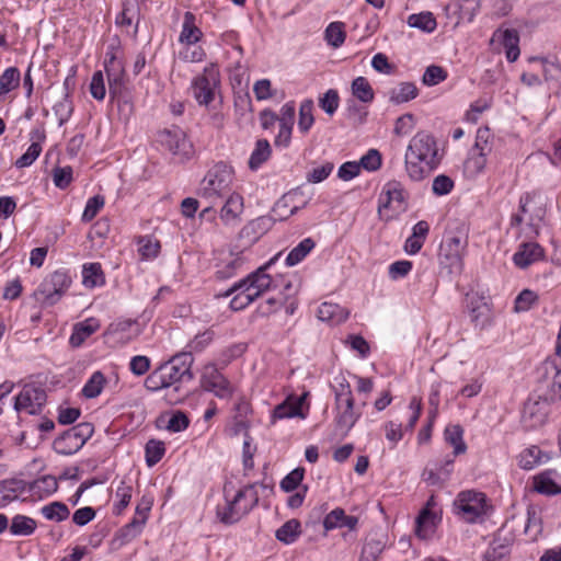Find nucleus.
I'll use <instances>...</instances> for the list:
<instances>
[{
	"label": "nucleus",
	"mask_w": 561,
	"mask_h": 561,
	"mask_svg": "<svg viewBox=\"0 0 561 561\" xmlns=\"http://www.w3.org/2000/svg\"><path fill=\"white\" fill-rule=\"evenodd\" d=\"M435 137L427 131H417L410 140L405 152V170L412 181H422L439 164Z\"/></svg>",
	"instance_id": "f257e3e1"
},
{
	"label": "nucleus",
	"mask_w": 561,
	"mask_h": 561,
	"mask_svg": "<svg viewBox=\"0 0 561 561\" xmlns=\"http://www.w3.org/2000/svg\"><path fill=\"white\" fill-rule=\"evenodd\" d=\"M467 248L468 230L466 225L458 222L454 228H448L439 247V267L449 275H460L463 271Z\"/></svg>",
	"instance_id": "f03ea898"
},
{
	"label": "nucleus",
	"mask_w": 561,
	"mask_h": 561,
	"mask_svg": "<svg viewBox=\"0 0 561 561\" xmlns=\"http://www.w3.org/2000/svg\"><path fill=\"white\" fill-rule=\"evenodd\" d=\"M233 181V168L224 161H219L207 171L202 180L198 195L211 204H217L227 195L234 193L232 191Z\"/></svg>",
	"instance_id": "7ed1b4c3"
},
{
	"label": "nucleus",
	"mask_w": 561,
	"mask_h": 561,
	"mask_svg": "<svg viewBox=\"0 0 561 561\" xmlns=\"http://www.w3.org/2000/svg\"><path fill=\"white\" fill-rule=\"evenodd\" d=\"M255 486L256 483L243 486L232 499L228 497L227 486H225L226 504L217 506V518L225 525H232L248 515L259 504V494Z\"/></svg>",
	"instance_id": "20e7f679"
},
{
	"label": "nucleus",
	"mask_w": 561,
	"mask_h": 561,
	"mask_svg": "<svg viewBox=\"0 0 561 561\" xmlns=\"http://www.w3.org/2000/svg\"><path fill=\"white\" fill-rule=\"evenodd\" d=\"M454 505L457 514L469 524L482 523L492 510L486 495L474 490L461 491Z\"/></svg>",
	"instance_id": "39448f33"
},
{
	"label": "nucleus",
	"mask_w": 561,
	"mask_h": 561,
	"mask_svg": "<svg viewBox=\"0 0 561 561\" xmlns=\"http://www.w3.org/2000/svg\"><path fill=\"white\" fill-rule=\"evenodd\" d=\"M537 391L545 402L561 401V366L554 360H545L537 368Z\"/></svg>",
	"instance_id": "423d86ee"
},
{
	"label": "nucleus",
	"mask_w": 561,
	"mask_h": 561,
	"mask_svg": "<svg viewBox=\"0 0 561 561\" xmlns=\"http://www.w3.org/2000/svg\"><path fill=\"white\" fill-rule=\"evenodd\" d=\"M94 433L92 423L82 422L64 431L53 443V449L64 456L78 453Z\"/></svg>",
	"instance_id": "0eeeda50"
},
{
	"label": "nucleus",
	"mask_w": 561,
	"mask_h": 561,
	"mask_svg": "<svg viewBox=\"0 0 561 561\" xmlns=\"http://www.w3.org/2000/svg\"><path fill=\"white\" fill-rule=\"evenodd\" d=\"M71 285V277L68 272L57 270L47 275L41 283L37 294L43 297V304L54 306L66 294Z\"/></svg>",
	"instance_id": "6e6552de"
},
{
	"label": "nucleus",
	"mask_w": 561,
	"mask_h": 561,
	"mask_svg": "<svg viewBox=\"0 0 561 561\" xmlns=\"http://www.w3.org/2000/svg\"><path fill=\"white\" fill-rule=\"evenodd\" d=\"M273 260L249 274L245 278L234 283L221 296L229 297L237 290L245 288V290L251 291L255 298H259L263 293L273 287V279L271 275L266 273V270L271 266Z\"/></svg>",
	"instance_id": "1a4fd4ad"
},
{
	"label": "nucleus",
	"mask_w": 561,
	"mask_h": 561,
	"mask_svg": "<svg viewBox=\"0 0 561 561\" xmlns=\"http://www.w3.org/2000/svg\"><path fill=\"white\" fill-rule=\"evenodd\" d=\"M219 71L215 65L205 67L202 75L192 81L193 95L201 105H208L219 85Z\"/></svg>",
	"instance_id": "9d476101"
},
{
	"label": "nucleus",
	"mask_w": 561,
	"mask_h": 561,
	"mask_svg": "<svg viewBox=\"0 0 561 561\" xmlns=\"http://www.w3.org/2000/svg\"><path fill=\"white\" fill-rule=\"evenodd\" d=\"M46 403V392L33 385H25L20 393L14 398L13 408L18 413L25 412L30 415H36L42 412Z\"/></svg>",
	"instance_id": "9b49d317"
},
{
	"label": "nucleus",
	"mask_w": 561,
	"mask_h": 561,
	"mask_svg": "<svg viewBox=\"0 0 561 561\" xmlns=\"http://www.w3.org/2000/svg\"><path fill=\"white\" fill-rule=\"evenodd\" d=\"M201 386L205 391L213 392L220 399L229 398L232 394L230 382L214 364H208L204 367Z\"/></svg>",
	"instance_id": "f8f14e48"
},
{
	"label": "nucleus",
	"mask_w": 561,
	"mask_h": 561,
	"mask_svg": "<svg viewBox=\"0 0 561 561\" xmlns=\"http://www.w3.org/2000/svg\"><path fill=\"white\" fill-rule=\"evenodd\" d=\"M533 490L546 496L561 494V474L556 469H547L533 477Z\"/></svg>",
	"instance_id": "ddd939ff"
},
{
	"label": "nucleus",
	"mask_w": 561,
	"mask_h": 561,
	"mask_svg": "<svg viewBox=\"0 0 561 561\" xmlns=\"http://www.w3.org/2000/svg\"><path fill=\"white\" fill-rule=\"evenodd\" d=\"M226 202L220 208L219 217L226 226H237L241 221V214L243 211V197L241 194L234 192L226 197Z\"/></svg>",
	"instance_id": "4468645a"
},
{
	"label": "nucleus",
	"mask_w": 561,
	"mask_h": 561,
	"mask_svg": "<svg viewBox=\"0 0 561 561\" xmlns=\"http://www.w3.org/2000/svg\"><path fill=\"white\" fill-rule=\"evenodd\" d=\"M499 41L505 49V56L507 61L514 62L518 59L519 50V34L515 28H497L492 36L493 41Z\"/></svg>",
	"instance_id": "2eb2a0df"
},
{
	"label": "nucleus",
	"mask_w": 561,
	"mask_h": 561,
	"mask_svg": "<svg viewBox=\"0 0 561 561\" xmlns=\"http://www.w3.org/2000/svg\"><path fill=\"white\" fill-rule=\"evenodd\" d=\"M161 142L173 154L187 157L191 152V144L187 140L184 131L180 128L164 130L161 134Z\"/></svg>",
	"instance_id": "dca6fc26"
},
{
	"label": "nucleus",
	"mask_w": 561,
	"mask_h": 561,
	"mask_svg": "<svg viewBox=\"0 0 561 561\" xmlns=\"http://www.w3.org/2000/svg\"><path fill=\"white\" fill-rule=\"evenodd\" d=\"M543 249L536 242L520 244L517 252L513 255V262L519 268H526L530 264L543 257Z\"/></svg>",
	"instance_id": "f3484780"
},
{
	"label": "nucleus",
	"mask_w": 561,
	"mask_h": 561,
	"mask_svg": "<svg viewBox=\"0 0 561 561\" xmlns=\"http://www.w3.org/2000/svg\"><path fill=\"white\" fill-rule=\"evenodd\" d=\"M358 525V517L353 515H346L345 511L341 507H336L331 511L323 520V527L325 530H332L336 528H347L354 530Z\"/></svg>",
	"instance_id": "a211bd4d"
},
{
	"label": "nucleus",
	"mask_w": 561,
	"mask_h": 561,
	"mask_svg": "<svg viewBox=\"0 0 561 561\" xmlns=\"http://www.w3.org/2000/svg\"><path fill=\"white\" fill-rule=\"evenodd\" d=\"M307 396L308 393L305 392L302 396L298 398L289 397L284 402L276 405L272 414L273 420H282L295 416L305 417L304 413L301 412V408Z\"/></svg>",
	"instance_id": "6ab92c4d"
},
{
	"label": "nucleus",
	"mask_w": 561,
	"mask_h": 561,
	"mask_svg": "<svg viewBox=\"0 0 561 561\" xmlns=\"http://www.w3.org/2000/svg\"><path fill=\"white\" fill-rule=\"evenodd\" d=\"M350 316V311L337 304L322 302L318 308V318L331 324H340Z\"/></svg>",
	"instance_id": "aec40b11"
},
{
	"label": "nucleus",
	"mask_w": 561,
	"mask_h": 561,
	"mask_svg": "<svg viewBox=\"0 0 561 561\" xmlns=\"http://www.w3.org/2000/svg\"><path fill=\"white\" fill-rule=\"evenodd\" d=\"M550 457L538 446H530L524 449L518 456V466L524 470H531L535 467L547 462Z\"/></svg>",
	"instance_id": "412c9836"
},
{
	"label": "nucleus",
	"mask_w": 561,
	"mask_h": 561,
	"mask_svg": "<svg viewBox=\"0 0 561 561\" xmlns=\"http://www.w3.org/2000/svg\"><path fill=\"white\" fill-rule=\"evenodd\" d=\"M511 552V540L508 538L494 537L489 549L483 554L485 561H507Z\"/></svg>",
	"instance_id": "4be33fe9"
},
{
	"label": "nucleus",
	"mask_w": 561,
	"mask_h": 561,
	"mask_svg": "<svg viewBox=\"0 0 561 561\" xmlns=\"http://www.w3.org/2000/svg\"><path fill=\"white\" fill-rule=\"evenodd\" d=\"M82 283L87 288L105 285V275L99 262L85 263L82 266Z\"/></svg>",
	"instance_id": "5701e85b"
},
{
	"label": "nucleus",
	"mask_w": 561,
	"mask_h": 561,
	"mask_svg": "<svg viewBox=\"0 0 561 561\" xmlns=\"http://www.w3.org/2000/svg\"><path fill=\"white\" fill-rule=\"evenodd\" d=\"M107 82H108V94L112 100H119L125 93V67L124 68H111L105 70Z\"/></svg>",
	"instance_id": "b1692460"
},
{
	"label": "nucleus",
	"mask_w": 561,
	"mask_h": 561,
	"mask_svg": "<svg viewBox=\"0 0 561 561\" xmlns=\"http://www.w3.org/2000/svg\"><path fill=\"white\" fill-rule=\"evenodd\" d=\"M419 95V89L413 82H400L389 92V102L396 105L414 100Z\"/></svg>",
	"instance_id": "393cba45"
},
{
	"label": "nucleus",
	"mask_w": 561,
	"mask_h": 561,
	"mask_svg": "<svg viewBox=\"0 0 561 561\" xmlns=\"http://www.w3.org/2000/svg\"><path fill=\"white\" fill-rule=\"evenodd\" d=\"M99 329V324L94 319H88L83 322L75 324L69 343L73 347H79L83 342Z\"/></svg>",
	"instance_id": "a878e982"
},
{
	"label": "nucleus",
	"mask_w": 561,
	"mask_h": 561,
	"mask_svg": "<svg viewBox=\"0 0 561 561\" xmlns=\"http://www.w3.org/2000/svg\"><path fill=\"white\" fill-rule=\"evenodd\" d=\"M334 398L335 409L341 410L343 404H351L354 401L351 385L344 376L335 378V383L331 386Z\"/></svg>",
	"instance_id": "bb28decb"
},
{
	"label": "nucleus",
	"mask_w": 561,
	"mask_h": 561,
	"mask_svg": "<svg viewBox=\"0 0 561 561\" xmlns=\"http://www.w3.org/2000/svg\"><path fill=\"white\" fill-rule=\"evenodd\" d=\"M355 402L351 404H343L341 410H336L335 424L336 427L347 434L351 428L356 424L360 416L354 409Z\"/></svg>",
	"instance_id": "cd10ccee"
},
{
	"label": "nucleus",
	"mask_w": 561,
	"mask_h": 561,
	"mask_svg": "<svg viewBox=\"0 0 561 561\" xmlns=\"http://www.w3.org/2000/svg\"><path fill=\"white\" fill-rule=\"evenodd\" d=\"M301 534V524L298 519L291 518L284 523L275 533L278 541L290 545L294 543Z\"/></svg>",
	"instance_id": "c85d7f7f"
},
{
	"label": "nucleus",
	"mask_w": 561,
	"mask_h": 561,
	"mask_svg": "<svg viewBox=\"0 0 561 561\" xmlns=\"http://www.w3.org/2000/svg\"><path fill=\"white\" fill-rule=\"evenodd\" d=\"M201 36L202 31L195 25V15L190 11L185 12L180 41L192 45L197 43Z\"/></svg>",
	"instance_id": "c756f323"
},
{
	"label": "nucleus",
	"mask_w": 561,
	"mask_h": 561,
	"mask_svg": "<svg viewBox=\"0 0 561 561\" xmlns=\"http://www.w3.org/2000/svg\"><path fill=\"white\" fill-rule=\"evenodd\" d=\"M272 153L270 142L266 139H259L255 142V148L249 159V168L252 171L257 170L264 162H266Z\"/></svg>",
	"instance_id": "7c9ffc66"
},
{
	"label": "nucleus",
	"mask_w": 561,
	"mask_h": 561,
	"mask_svg": "<svg viewBox=\"0 0 561 561\" xmlns=\"http://www.w3.org/2000/svg\"><path fill=\"white\" fill-rule=\"evenodd\" d=\"M445 440L454 447V455L465 454L467 445L463 442V428L459 425H449L445 430Z\"/></svg>",
	"instance_id": "2f4dec72"
},
{
	"label": "nucleus",
	"mask_w": 561,
	"mask_h": 561,
	"mask_svg": "<svg viewBox=\"0 0 561 561\" xmlns=\"http://www.w3.org/2000/svg\"><path fill=\"white\" fill-rule=\"evenodd\" d=\"M316 247V242L311 238L301 240L286 256L287 266H294L300 263Z\"/></svg>",
	"instance_id": "473e14b6"
},
{
	"label": "nucleus",
	"mask_w": 561,
	"mask_h": 561,
	"mask_svg": "<svg viewBox=\"0 0 561 561\" xmlns=\"http://www.w3.org/2000/svg\"><path fill=\"white\" fill-rule=\"evenodd\" d=\"M9 529L14 536H30L36 529V522L25 515H15L11 520Z\"/></svg>",
	"instance_id": "72a5a7b5"
},
{
	"label": "nucleus",
	"mask_w": 561,
	"mask_h": 561,
	"mask_svg": "<svg viewBox=\"0 0 561 561\" xmlns=\"http://www.w3.org/2000/svg\"><path fill=\"white\" fill-rule=\"evenodd\" d=\"M353 95L363 103H371L375 99L374 90L365 77H357L352 82Z\"/></svg>",
	"instance_id": "f704fd0d"
},
{
	"label": "nucleus",
	"mask_w": 561,
	"mask_h": 561,
	"mask_svg": "<svg viewBox=\"0 0 561 561\" xmlns=\"http://www.w3.org/2000/svg\"><path fill=\"white\" fill-rule=\"evenodd\" d=\"M410 27L419 28L425 33H432L437 26V22L432 12H421L419 14H411L408 18Z\"/></svg>",
	"instance_id": "c9c22d12"
},
{
	"label": "nucleus",
	"mask_w": 561,
	"mask_h": 561,
	"mask_svg": "<svg viewBox=\"0 0 561 561\" xmlns=\"http://www.w3.org/2000/svg\"><path fill=\"white\" fill-rule=\"evenodd\" d=\"M41 513L46 519L57 523L66 520L70 515L68 506L58 501L44 505L41 508Z\"/></svg>",
	"instance_id": "e433bc0d"
},
{
	"label": "nucleus",
	"mask_w": 561,
	"mask_h": 561,
	"mask_svg": "<svg viewBox=\"0 0 561 561\" xmlns=\"http://www.w3.org/2000/svg\"><path fill=\"white\" fill-rule=\"evenodd\" d=\"M382 194L386 195V202L382 203L383 207H389L392 203L402 204L405 199L403 185L399 181H389L382 188Z\"/></svg>",
	"instance_id": "4c0bfd02"
},
{
	"label": "nucleus",
	"mask_w": 561,
	"mask_h": 561,
	"mask_svg": "<svg viewBox=\"0 0 561 561\" xmlns=\"http://www.w3.org/2000/svg\"><path fill=\"white\" fill-rule=\"evenodd\" d=\"M20 70L16 67L7 68L0 76V98L8 94L20 84Z\"/></svg>",
	"instance_id": "58836bf2"
},
{
	"label": "nucleus",
	"mask_w": 561,
	"mask_h": 561,
	"mask_svg": "<svg viewBox=\"0 0 561 561\" xmlns=\"http://www.w3.org/2000/svg\"><path fill=\"white\" fill-rule=\"evenodd\" d=\"M488 161V154L471 150L465 161V171L471 176H476L484 171Z\"/></svg>",
	"instance_id": "ea45409f"
},
{
	"label": "nucleus",
	"mask_w": 561,
	"mask_h": 561,
	"mask_svg": "<svg viewBox=\"0 0 561 561\" xmlns=\"http://www.w3.org/2000/svg\"><path fill=\"white\" fill-rule=\"evenodd\" d=\"M313 101L311 99L304 100L299 107L298 128L302 134H307L314 123L312 114Z\"/></svg>",
	"instance_id": "a19ab883"
},
{
	"label": "nucleus",
	"mask_w": 561,
	"mask_h": 561,
	"mask_svg": "<svg viewBox=\"0 0 561 561\" xmlns=\"http://www.w3.org/2000/svg\"><path fill=\"white\" fill-rule=\"evenodd\" d=\"M324 37L332 47L337 48L342 46L346 37L344 24L342 22L330 23L325 28Z\"/></svg>",
	"instance_id": "79ce46f5"
},
{
	"label": "nucleus",
	"mask_w": 561,
	"mask_h": 561,
	"mask_svg": "<svg viewBox=\"0 0 561 561\" xmlns=\"http://www.w3.org/2000/svg\"><path fill=\"white\" fill-rule=\"evenodd\" d=\"M145 454L147 466L153 467L162 459L165 454L163 442L157 439L148 440L145 447Z\"/></svg>",
	"instance_id": "37998d69"
},
{
	"label": "nucleus",
	"mask_w": 561,
	"mask_h": 561,
	"mask_svg": "<svg viewBox=\"0 0 561 561\" xmlns=\"http://www.w3.org/2000/svg\"><path fill=\"white\" fill-rule=\"evenodd\" d=\"M105 377L101 371H95L82 388L83 397L88 399L96 398L103 390Z\"/></svg>",
	"instance_id": "c03bdc74"
},
{
	"label": "nucleus",
	"mask_w": 561,
	"mask_h": 561,
	"mask_svg": "<svg viewBox=\"0 0 561 561\" xmlns=\"http://www.w3.org/2000/svg\"><path fill=\"white\" fill-rule=\"evenodd\" d=\"M194 358L191 352H181L175 354L168 363L172 366H176L181 373L186 376V379L193 380L194 375L192 373V365Z\"/></svg>",
	"instance_id": "a18cd8bd"
},
{
	"label": "nucleus",
	"mask_w": 561,
	"mask_h": 561,
	"mask_svg": "<svg viewBox=\"0 0 561 561\" xmlns=\"http://www.w3.org/2000/svg\"><path fill=\"white\" fill-rule=\"evenodd\" d=\"M58 489V480L54 476H44L28 485V491L49 495Z\"/></svg>",
	"instance_id": "49530a36"
},
{
	"label": "nucleus",
	"mask_w": 561,
	"mask_h": 561,
	"mask_svg": "<svg viewBox=\"0 0 561 561\" xmlns=\"http://www.w3.org/2000/svg\"><path fill=\"white\" fill-rule=\"evenodd\" d=\"M523 419L531 421V426L542 424L546 419V412L541 411L539 401H528L524 405Z\"/></svg>",
	"instance_id": "de8ad7c7"
},
{
	"label": "nucleus",
	"mask_w": 561,
	"mask_h": 561,
	"mask_svg": "<svg viewBox=\"0 0 561 561\" xmlns=\"http://www.w3.org/2000/svg\"><path fill=\"white\" fill-rule=\"evenodd\" d=\"M133 495V486L127 484L126 481H121L116 490V497L118 502L114 505L113 513L121 515L123 511L129 505Z\"/></svg>",
	"instance_id": "09e8293b"
},
{
	"label": "nucleus",
	"mask_w": 561,
	"mask_h": 561,
	"mask_svg": "<svg viewBox=\"0 0 561 561\" xmlns=\"http://www.w3.org/2000/svg\"><path fill=\"white\" fill-rule=\"evenodd\" d=\"M447 76L448 73L443 67L431 65L425 69L422 77V82L424 85L434 87L445 81Z\"/></svg>",
	"instance_id": "8fccbe9b"
},
{
	"label": "nucleus",
	"mask_w": 561,
	"mask_h": 561,
	"mask_svg": "<svg viewBox=\"0 0 561 561\" xmlns=\"http://www.w3.org/2000/svg\"><path fill=\"white\" fill-rule=\"evenodd\" d=\"M121 50V43L118 39L113 41L107 45L105 58H104V69L110 70L111 68H124L123 60L118 57V53Z\"/></svg>",
	"instance_id": "3c124183"
},
{
	"label": "nucleus",
	"mask_w": 561,
	"mask_h": 561,
	"mask_svg": "<svg viewBox=\"0 0 561 561\" xmlns=\"http://www.w3.org/2000/svg\"><path fill=\"white\" fill-rule=\"evenodd\" d=\"M493 136L489 127H480L477 131L474 146L471 150L490 154L492 151Z\"/></svg>",
	"instance_id": "603ef678"
},
{
	"label": "nucleus",
	"mask_w": 561,
	"mask_h": 561,
	"mask_svg": "<svg viewBox=\"0 0 561 561\" xmlns=\"http://www.w3.org/2000/svg\"><path fill=\"white\" fill-rule=\"evenodd\" d=\"M160 373L162 374L168 388L181 382L190 381L176 366H172L169 363H164L160 366Z\"/></svg>",
	"instance_id": "864d4df0"
},
{
	"label": "nucleus",
	"mask_w": 561,
	"mask_h": 561,
	"mask_svg": "<svg viewBox=\"0 0 561 561\" xmlns=\"http://www.w3.org/2000/svg\"><path fill=\"white\" fill-rule=\"evenodd\" d=\"M105 199L102 195H94L90 197L85 204L84 210L81 216L83 222L92 221L99 211L104 207Z\"/></svg>",
	"instance_id": "5fc2aeb1"
},
{
	"label": "nucleus",
	"mask_w": 561,
	"mask_h": 561,
	"mask_svg": "<svg viewBox=\"0 0 561 561\" xmlns=\"http://www.w3.org/2000/svg\"><path fill=\"white\" fill-rule=\"evenodd\" d=\"M305 476V469L301 467H297L291 470L288 474H286L280 481V489L284 492H293L295 491L301 483Z\"/></svg>",
	"instance_id": "6e6d98bb"
},
{
	"label": "nucleus",
	"mask_w": 561,
	"mask_h": 561,
	"mask_svg": "<svg viewBox=\"0 0 561 561\" xmlns=\"http://www.w3.org/2000/svg\"><path fill=\"white\" fill-rule=\"evenodd\" d=\"M340 105V96L336 90H328L320 99L319 106L329 115L333 116Z\"/></svg>",
	"instance_id": "4d7b16f0"
},
{
	"label": "nucleus",
	"mask_w": 561,
	"mask_h": 561,
	"mask_svg": "<svg viewBox=\"0 0 561 561\" xmlns=\"http://www.w3.org/2000/svg\"><path fill=\"white\" fill-rule=\"evenodd\" d=\"M53 111L58 118L59 126H62L69 121L73 112L72 101L68 96H62V99L53 106Z\"/></svg>",
	"instance_id": "13d9d810"
},
{
	"label": "nucleus",
	"mask_w": 561,
	"mask_h": 561,
	"mask_svg": "<svg viewBox=\"0 0 561 561\" xmlns=\"http://www.w3.org/2000/svg\"><path fill=\"white\" fill-rule=\"evenodd\" d=\"M190 425V419L182 411H175L169 417L165 428L172 433H179L186 430Z\"/></svg>",
	"instance_id": "bf43d9fd"
},
{
	"label": "nucleus",
	"mask_w": 561,
	"mask_h": 561,
	"mask_svg": "<svg viewBox=\"0 0 561 561\" xmlns=\"http://www.w3.org/2000/svg\"><path fill=\"white\" fill-rule=\"evenodd\" d=\"M1 485L11 502L18 496V494L26 491L27 483L19 479H7L1 481Z\"/></svg>",
	"instance_id": "052dcab7"
},
{
	"label": "nucleus",
	"mask_w": 561,
	"mask_h": 561,
	"mask_svg": "<svg viewBox=\"0 0 561 561\" xmlns=\"http://www.w3.org/2000/svg\"><path fill=\"white\" fill-rule=\"evenodd\" d=\"M237 294L232 297L230 301V308L233 311H240L247 308L251 302H253L256 298L253 296L251 291L245 290V288H241L236 291Z\"/></svg>",
	"instance_id": "680f3d73"
},
{
	"label": "nucleus",
	"mask_w": 561,
	"mask_h": 561,
	"mask_svg": "<svg viewBox=\"0 0 561 561\" xmlns=\"http://www.w3.org/2000/svg\"><path fill=\"white\" fill-rule=\"evenodd\" d=\"M90 93L98 101H103L106 95L104 76L100 70L95 71L91 78Z\"/></svg>",
	"instance_id": "e2e57ef3"
},
{
	"label": "nucleus",
	"mask_w": 561,
	"mask_h": 561,
	"mask_svg": "<svg viewBox=\"0 0 561 561\" xmlns=\"http://www.w3.org/2000/svg\"><path fill=\"white\" fill-rule=\"evenodd\" d=\"M42 152V146L38 142H32L30 147L27 148L26 152L23 153L16 161L15 167L16 168H26L30 167L39 156Z\"/></svg>",
	"instance_id": "0e129e2a"
},
{
	"label": "nucleus",
	"mask_w": 561,
	"mask_h": 561,
	"mask_svg": "<svg viewBox=\"0 0 561 561\" xmlns=\"http://www.w3.org/2000/svg\"><path fill=\"white\" fill-rule=\"evenodd\" d=\"M358 164L367 171H377L381 167V154L377 149H369Z\"/></svg>",
	"instance_id": "69168bd1"
},
{
	"label": "nucleus",
	"mask_w": 561,
	"mask_h": 561,
	"mask_svg": "<svg viewBox=\"0 0 561 561\" xmlns=\"http://www.w3.org/2000/svg\"><path fill=\"white\" fill-rule=\"evenodd\" d=\"M538 296L530 289H524L515 299L516 311H527L537 301Z\"/></svg>",
	"instance_id": "338daca9"
},
{
	"label": "nucleus",
	"mask_w": 561,
	"mask_h": 561,
	"mask_svg": "<svg viewBox=\"0 0 561 561\" xmlns=\"http://www.w3.org/2000/svg\"><path fill=\"white\" fill-rule=\"evenodd\" d=\"M382 551V546L377 540L366 541L362 554L360 561H376Z\"/></svg>",
	"instance_id": "774afa93"
}]
</instances>
